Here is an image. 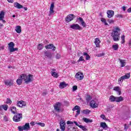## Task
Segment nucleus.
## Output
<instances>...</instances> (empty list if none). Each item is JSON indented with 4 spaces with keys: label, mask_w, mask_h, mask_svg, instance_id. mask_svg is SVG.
Returning <instances> with one entry per match:
<instances>
[{
    "label": "nucleus",
    "mask_w": 131,
    "mask_h": 131,
    "mask_svg": "<svg viewBox=\"0 0 131 131\" xmlns=\"http://www.w3.org/2000/svg\"><path fill=\"white\" fill-rule=\"evenodd\" d=\"M94 43L97 48H100V43H101V40H100L99 38H95Z\"/></svg>",
    "instance_id": "412c9836"
},
{
    "label": "nucleus",
    "mask_w": 131,
    "mask_h": 131,
    "mask_svg": "<svg viewBox=\"0 0 131 131\" xmlns=\"http://www.w3.org/2000/svg\"><path fill=\"white\" fill-rule=\"evenodd\" d=\"M67 123L68 124H73L74 122H72V121H68L67 122Z\"/></svg>",
    "instance_id": "864d4df0"
},
{
    "label": "nucleus",
    "mask_w": 131,
    "mask_h": 131,
    "mask_svg": "<svg viewBox=\"0 0 131 131\" xmlns=\"http://www.w3.org/2000/svg\"><path fill=\"white\" fill-rule=\"evenodd\" d=\"M100 126L101 127H102L103 129H107L108 128V126L107 125V124L105 122H101L100 123Z\"/></svg>",
    "instance_id": "393cba45"
},
{
    "label": "nucleus",
    "mask_w": 131,
    "mask_h": 131,
    "mask_svg": "<svg viewBox=\"0 0 131 131\" xmlns=\"http://www.w3.org/2000/svg\"><path fill=\"white\" fill-rule=\"evenodd\" d=\"M101 22H102V23L104 24V25H105V26L108 25V23H107L106 19H105L104 18H101Z\"/></svg>",
    "instance_id": "e433bc0d"
},
{
    "label": "nucleus",
    "mask_w": 131,
    "mask_h": 131,
    "mask_svg": "<svg viewBox=\"0 0 131 131\" xmlns=\"http://www.w3.org/2000/svg\"><path fill=\"white\" fill-rule=\"evenodd\" d=\"M100 117L102 118V119H103L104 120H106V116L104 114H102L100 115Z\"/></svg>",
    "instance_id": "de8ad7c7"
},
{
    "label": "nucleus",
    "mask_w": 131,
    "mask_h": 131,
    "mask_svg": "<svg viewBox=\"0 0 131 131\" xmlns=\"http://www.w3.org/2000/svg\"><path fill=\"white\" fill-rule=\"evenodd\" d=\"M56 59H61V54L57 53L55 56Z\"/></svg>",
    "instance_id": "a18cd8bd"
},
{
    "label": "nucleus",
    "mask_w": 131,
    "mask_h": 131,
    "mask_svg": "<svg viewBox=\"0 0 131 131\" xmlns=\"http://www.w3.org/2000/svg\"><path fill=\"white\" fill-rule=\"evenodd\" d=\"M128 13H131V8H129L127 9Z\"/></svg>",
    "instance_id": "e2e57ef3"
},
{
    "label": "nucleus",
    "mask_w": 131,
    "mask_h": 131,
    "mask_svg": "<svg viewBox=\"0 0 131 131\" xmlns=\"http://www.w3.org/2000/svg\"><path fill=\"white\" fill-rule=\"evenodd\" d=\"M60 127L62 131H65V128H66V122H65V120H60Z\"/></svg>",
    "instance_id": "9d476101"
},
{
    "label": "nucleus",
    "mask_w": 131,
    "mask_h": 131,
    "mask_svg": "<svg viewBox=\"0 0 131 131\" xmlns=\"http://www.w3.org/2000/svg\"><path fill=\"white\" fill-rule=\"evenodd\" d=\"M77 90V86L74 85L73 86V91H76Z\"/></svg>",
    "instance_id": "603ef678"
},
{
    "label": "nucleus",
    "mask_w": 131,
    "mask_h": 131,
    "mask_svg": "<svg viewBox=\"0 0 131 131\" xmlns=\"http://www.w3.org/2000/svg\"><path fill=\"white\" fill-rule=\"evenodd\" d=\"M76 115H79V114H80V108H79V110H77L76 111Z\"/></svg>",
    "instance_id": "3c124183"
},
{
    "label": "nucleus",
    "mask_w": 131,
    "mask_h": 131,
    "mask_svg": "<svg viewBox=\"0 0 131 131\" xmlns=\"http://www.w3.org/2000/svg\"><path fill=\"white\" fill-rule=\"evenodd\" d=\"M51 75L52 76H53V77H54L55 78H58V77H59V75H58V73L56 72L51 73Z\"/></svg>",
    "instance_id": "72a5a7b5"
},
{
    "label": "nucleus",
    "mask_w": 131,
    "mask_h": 131,
    "mask_svg": "<svg viewBox=\"0 0 131 131\" xmlns=\"http://www.w3.org/2000/svg\"><path fill=\"white\" fill-rule=\"evenodd\" d=\"M90 112L91 111L89 110H85L82 111V113H83V114H90Z\"/></svg>",
    "instance_id": "a19ab883"
},
{
    "label": "nucleus",
    "mask_w": 131,
    "mask_h": 131,
    "mask_svg": "<svg viewBox=\"0 0 131 131\" xmlns=\"http://www.w3.org/2000/svg\"><path fill=\"white\" fill-rule=\"evenodd\" d=\"M20 78L25 81V83H29L33 81V75L31 74H23L20 76Z\"/></svg>",
    "instance_id": "f257e3e1"
},
{
    "label": "nucleus",
    "mask_w": 131,
    "mask_h": 131,
    "mask_svg": "<svg viewBox=\"0 0 131 131\" xmlns=\"http://www.w3.org/2000/svg\"><path fill=\"white\" fill-rule=\"evenodd\" d=\"M114 91H115L116 92H118V95L119 96H120L121 95V89H120V88L118 86H115L114 88Z\"/></svg>",
    "instance_id": "4be33fe9"
},
{
    "label": "nucleus",
    "mask_w": 131,
    "mask_h": 131,
    "mask_svg": "<svg viewBox=\"0 0 131 131\" xmlns=\"http://www.w3.org/2000/svg\"><path fill=\"white\" fill-rule=\"evenodd\" d=\"M119 35H120V29L118 27L115 28L112 32V36L114 41L119 40Z\"/></svg>",
    "instance_id": "f03ea898"
},
{
    "label": "nucleus",
    "mask_w": 131,
    "mask_h": 131,
    "mask_svg": "<svg viewBox=\"0 0 131 131\" xmlns=\"http://www.w3.org/2000/svg\"><path fill=\"white\" fill-rule=\"evenodd\" d=\"M46 49L47 50L50 49L51 50H52V51H55L56 50V47L54 46L53 44H49L46 46H45Z\"/></svg>",
    "instance_id": "a211bd4d"
},
{
    "label": "nucleus",
    "mask_w": 131,
    "mask_h": 131,
    "mask_svg": "<svg viewBox=\"0 0 131 131\" xmlns=\"http://www.w3.org/2000/svg\"><path fill=\"white\" fill-rule=\"evenodd\" d=\"M107 15V18H112L114 16V11L113 10H107L106 12Z\"/></svg>",
    "instance_id": "f3484780"
},
{
    "label": "nucleus",
    "mask_w": 131,
    "mask_h": 131,
    "mask_svg": "<svg viewBox=\"0 0 131 131\" xmlns=\"http://www.w3.org/2000/svg\"><path fill=\"white\" fill-rule=\"evenodd\" d=\"M90 105L91 107L93 108H98V107H99V102L92 100L90 103Z\"/></svg>",
    "instance_id": "6e6552de"
},
{
    "label": "nucleus",
    "mask_w": 131,
    "mask_h": 131,
    "mask_svg": "<svg viewBox=\"0 0 131 131\" xmlns=\"http://www.w3.org/2000/svg\"><path fill=\"white\" fill-rule=\"evenodd\" d=\"M121 43H124V42H125V36L124 35H122L121 36Z\"/></svg>",
    "instance_id": "f704fd0d"
},
{
    "label": "nucleus",
    "mask_w": 131,
    "mask_h": 131,
    "mask_svg": "<svg viewBox=\"0 0 131 131\" xmlns=\"http://www.w3.org/2000/svg\"><path fill=\"white\" fill-rule=\"evenodd\" d=\"M38 50H42V49H43V45H42V43H39L38 45V47H37Z\"/></svg>",
    "instance_id": "58836bf2"
},
{
    "label": "nucleus",
    "mask_w": 131,
    "mask_h": 131,
    "mask_svg": "<svg viewBox=\"0 0 131 131\" xmlns=\"http://www.w3.org/2000/svg\"><path fill=\"white\" fill-rule=\"evenodd\" d=\"M22 119V114H17L13 117V121L15 122H19Z\"/></svg>",
    "instance_id": "423d86ee"
},
{
    "label": "nucleus",
    "mask_w": 131,
    "mask_h": 131,
    "mask_svg": "<svg viewBox=\"0 0 131 131\" xmlns=\"http://www.w3.org/2000/svg\"><path fill=\"white\" fill-rule=\"evenodd\" d=\"M54 110L57 112H60L61 111V103L58 102L54 105Z\"/></svg>",
    "instance_id": "f8f14e48"
},
{
    "label": "nucleus",
    "mask_w": 131,
    "mask_h": 131,
    "mask_svg": "<svg viewBox=\"0 0 131 131\" xmlns=\"http://www.w3.org/2000/svg\"><path fill=\"white\" fill-rule=\"evenodd\" d=\"M122 9L123 11H125L126 10V7H125V6H123L122 7Z\"/></svg>",
    "instance_id": "680f3d73"
},
{
    "label": "nucleus",
    "mask_w": 131,
    "mask_h": 131,
    "mask_svg": "<svg viewBox=\"0 0 131 131\" xmlns=\"http://www.w3.org/2000/svg\"><path fill=\"white\" fill-rule=\"evenodd\" d=\"M74 123L77 126L82 129L83 131H87L88 129L86 128V126H82L81 125H79V123H78L76 121H74Z\"/></svg>",
    "instance_id": "4468645a"
},
{
    "label": "nucleus",
    "mask_w": 131,
    "mask_h": 131,
    "mask_svg": "<svg viewBox=\"0 0 131 131\" xmlns=\"http://www.w3.org/2000/svg\"><path fill=\"white\" fill-rule=\"evenodd\" d=\"M127 128H128V126H127L126 124H124V129L127 130Z\"/></svg>",
    "instance_id": "4d7b16f0"
},
{
    "label": "nucleus",
    "mask_w": 131,
    "mask_h": 131,
    "mask_svg": "<svg viewBox=\"0 0 131 131\" xmlns=\"http://www.w3.org/2000/svg\"><path fill=\"white\" fill-rule=\"evenodd\" d=\"M54 8H55V4L54 3H52L50 6L49 12L48 13L49 16H51V15L54 14V13H55V10H54Z\"/></svg>",
    "instance_id": "1a4fd4ad"
},
{
    "label": "nucleus",
    "mask_w": 131,
    "mask_h": 131,
    "mask_svg": "<svg viewBox=\"0 0 131 131\" xmlns=\"http://www.w3.org/2000/svg\"><path fill=\"white\" fill-rule=\"evenodd\" d=\"M17 107L22 108V107H24V106H26V102H25V101H23L22 100L18 101L17 102Z\"/></svg>",
    "instance_id": "2eb2a0df"
},
{
    "label": "nucleus",
    "mask_w": 131,
    "mask_h": 131,
    "mask_svg": "<svg viewBox=\"0 0 131 131\" xmlns=\"http://www.w3.org/2000/svg\"><path fill=\"white\" fill-rule=\"evenodd\" d=\"M30 124H31V125H35V123L34 122H31L30 123Z\"/></svg>",
    "instance_id": "0e129e2a"
},
{
    "label": "nucleus",
    "mask_w": 131,
    "mask_h": 131,
    "mask_svg": "<svg viewBox=\"0 0 131 131\" xmlns=\"http://www.w3.org/2000/svg\"><path fill=\"white\" fill-rule=\"evenodd\" d=\"M122 101H123V97L122 96L116 97V102L119 103V102H121Z\"/></svg>",
    "instance_id": "cd10ccee"
},
{
    "label": "nucleus",
    "mask_w": 131,
    "mask_h": 131,
    "mask_svg": "<svg viewBox=\"0 0 131 131\" xmlns=\"http://www.w3.org/2000/svg\"><path fill=\"white\" fill-rule=\"evenodd\" d=\"M15 31L17 33H21L22 32V28L20 26H17L15 27Z\"/></svg>",
    "instance_id": "b1692460"
},
{
    "label": "nucleus",
    "mask_w": 131,
    "mask_h": 131,
    "mask_svg": "<svg viewBox=\"0 0 131 131\" xmlns=\"http://www.w3.org/2000/svg\"><path fill=\"white\" fill-rule=\"evenodd\" d=\"M79 109H80V107L78 106V105H76V106L73 108V111H74L75 110H79Z\"/></svg>",
    "instance_id": "49530a36"
},
{
    "label": "nucleus",
    "mask_w": 131,
    "mask_h": 131,
    "mask_svg": "<svg viewBox=\"0 0 131 131\" xmlns=\"http://www.w3.org/2000/svg\"><path fill=\"white\" fill-rule=\"evenodd\" d=\"M3 105L0 106V111H3Z\"/></svg>",
    "instance_id": "69168bd1"
},
{
    "label": "nucleus",
    "mask_w": 131,
    "mask_h": 131,
    "mask_svg": "<svg viewBox=\"0 0 131 131\" xmlns=\"http://www.w3.org/2000/svg\"><path fill=\"white\" fill-rule=\"evenodd\" d=\"M121 67H124L126 65V60L124 59H119Z\"/></svg>",
    "instance_id": "5701e85b"
},
{
    "label": "nucleus",
    "mask_w": 131,
    "mask_h": 131,
    "mask_svg": "<svg viewBox=\"0 0 131 131\" xmlns=\"http://www.w3.org/2000/svg\"><path fill=\"white\" fill-rule=\"evenodd\" d=\"M68 84H67L65 81H63L60 83L59 88V89H64V88H67Z\"/></svg>",
    "instance_id": "aec40b11"
},
{
    "label": "nucleus",
    "mask_w": 131,
    "mask_h": 131,
    "mask_svg": "<svg viewBox=\"0 0 131 131\" xmlns=\"http://www.w3.org/2000/svg\"><path fill=\"white\" fill-rule=\"evenodd\" d=\"M45 55H46V56H47V57H50V53L46 52Z\"/></svg>",
    "instance_id": "13d9d810"
},
{
    "label": "nucleus",
    "mask_w": 131,
    "mask_h": 131,
    "mask_svg": "<svg viewBox=\"0 0 131 131\" xmlns=\"http://www.w3.org/2000/svg\"><path fill=\"white\" fill-rule=\"evenodd\" d=\"M4 19H5V12L1 11L0 12V21H2L3 23H6V20Z\"/></svg>",
    "instance_id": "dca6fc26"
},
{
    "label": "nucleus",
    "mask_w": 131,
    "mask_h": 131,
    "mask_svg": "<svg viewBox=\"0 0 131 131\" xmlns=\"http://www.w3.org/2000/svg\"><path fill=\"white\" fill-rule=\"evenodd\" d=\"M124 80H125V79L122 76L118 79V81L119 84H120V83H122V82H123Z\"/></svg>",
    "instance_id": "c9c22d12"
},
{
    "label": "nucleus",
    "mask_w": 131,
    "mask_h": 131,
    "mask_svg": "<svg viewBox=\"0 0 131 131\" xmlns=\"http://www.w3.org/2000/svg\"><path fill=\"white\" fill-rule=\"evenodd\" d=\"M2 50H4V46L0 47V51H2Z\"/></svg>",
    "instance_id": "338daca9"
},
{
    "label": "nucleus",
    "mask_w": 131,
    "mask_h": 131,
    "mask_svg": "<svg viewBox=\"0 0 131 131\" xmlns=\"http://www.w3.org/2000/svg\"><path fill=\"white\" fill-rule=\"evenodd\" d=\"M14 6L15 8H16L17 9H22V8H23V6L18 3H14Z\"/></svg>",
    "instance_id": "a878e982"
},
{
    "label": "nucleus",
    "mask_w": 131,
    "mask_h": 131,
    "mask_svg": "<svg viewBox=\"0 0 131 131\" xmlns=\"http://www.w3.org/2000/svg\"><path fill=\"white\" fill-rule=\"evenodd\" d=\"M81 61H84V59H83V57L81 56L80 57L79 59L78 60L77 62H80Z\"/></svg>",
    "instance_id": "8fccbe9b"
},
{
    "label": "nucleus",
    "mask_w": 131,
    "mask_h": 131,
    "mask_svg": "<svg viewBox=\"0 0 131 131\" xmlns=\"http://www.w3.org/2000/svg\"><path fill=\"white\" fill-rule=\"evenodd\" d=\"M124 78V79H128L129 77H130V73H126L125 74V75L122 76Z\"/></svg>",
    "instance_id": "7c9ffc66"
},
{
    "label": "nucleus",
    "mask_w": 131,
    "mask_h": 131,
    "mask_svg": "<svg viewBox=\"0 0 131 131\" xmlns=\"http://www.w3.org/2000/svg\"><path fill=\"white\" fill-rule=\"evenodd\" d=\"M75 18V16L73 14H69L66 17V21L67 23L71 22L73 19Z\"/></svg>",
    "instance_id": "9b49d317"
},
{
    "label": "nucleus",
    "mask_w": 131,
    "mask_h": 131,
    "mask_svg": "<svg viewBox=\"0 0 131 131\" xmlns=\"http://www.w3.org/2000/svg\"><path fill=\"white\" fill-rule=\"evenodd\" d=\"M82 119L84 122H86V123L93 122V120H92V119H89L86 118H83Z\"/></svg>",
    "instance_id": "c85d7f7f"
},
{
    "label": "nucleus",
    "mask_w": 131,
    "mask_h": 131,
    "mask_svg": "<svg viewBox=\"0 0 131 131\" xmlns=\"http://www.w3.org/2000/svg\"><path fill=\"white\" fill-rule=\"evenodd\" d=\"M112 48L115 51H117V50H118V45H114L112 46Z\"/></svg>",
    "instance_id": "ea45409f"
},
{
    "label": "nucleus",
    "mask_w": 131,
    "mask_h": 131,
    "mask_svg": "<svg viewBox=\"0 0 131 131\" xmlns=\"http://www.w3.org/2000/svg\"><path fill=\"white\" fill-rule=\"evenodd\" d=\"M79 20V22H80V24L82 25L83 27H86V24L83 21V19L81 17H79L77 18V21Z\"/></svg>",
    "instance_id": "6ab92c4d"
},
{
    "label": "nucleus",
    "mask_w": 131,
    "mask_h": 131,
    "mask_svg": "<svg viewBox=\"0 0 131 131\" xmlns=\"http://www.w3.org/2000/svg\"><path fill=\"white\" fill-rule=\"evenodd\" d=\"M110 101L111 102H116V97H115L113 95H112L110 97Z\"/></svg>",
    "instance_id": "2f4dec72"
},
{
    "label": "nucleus",
    "mask_w": 131,
    "mask_h": 131,
    "mask_svg": "<svg viewBox=\"0 0 131 131\" xmlns=\"http://www.w3.org/2000/svg\"><path fill=\"white\" fill-rule=\"evenodd\" d=\"M22 81H23V80L19 77V78L16 80V83L18 85H21V84H22Z\"/></svg>",
    "instance_id": "c756f323"
},
{
    "label": "nucleus",
    "mask_w": 131,
    "mask_h": 131,
    "mask_svg": "<svg viewBox=\"0 0 131 131\" xmlns=\"http://www.w3.org/2000/svg\"><path fill=\"white\" fill-rule=\"evenodd\" d=\"M70 28L74 30H82V28L77 24H74L70 26Z\"/></svg>",
    "instance_id": "0eeeda50"
},
{
    "label": "nucleus",
    "mask_w": 131,
    "mask_h": 131,
    "mask_svg": "<svg viewBox=\"0 0 131 131\" xmlns=\"http://www.w3.org/2000/svg\"><path fill=\"white\" fill-rule=\"evenodd\" d=\"M103 56H105V53H102V54H99L98 57H102Z\"/></svg>",
    "instance_id": "052dcab7"
},
{
    "label": "nucleus",
    "mask_w": 131,
    "mask_h": 131,
    "mask_svg": "<svg viewBox=\"0 0 131 131\" xmlns=\"http://www.w3.org/2000/svg\"><path fill=\"white\" fill-rule=\"evenodd\" d=\"M6 103L7 104H9L10 105H11V104H12V100H11V99L10 98H7Z\"/></svg>",
    "instance_id": "c03bdc74"
},
{
    "label": "nucleus",
    "mask_w": 131,
    "mask_h": 131,
    "mask_svg": "<svg viewBox=\"0 0 131 131\" xmlns=\"http://www.w3.org/2000/svg\"><path fill=\"white\" fill-rule=\"evenodd\" d=\"M30 128V126H29V123H26V124L23 126H19L18 127V129L19 131L29 130Z\"/></svg>",
    "instance_id": "20e7f679"
},
{
    "label": "nucleus",
    "mask_w": 131,
    "mask_h": 131,
    "mask_svg": "<svg viewBox=\"0 0 131 131\" xmlns=\"http://www.w3.org/2000/svg\"><path fill=\"white\" fill-rule=\"evenodd\" d=\"M2 106L3 109H4V110H5V111H7L8 110V108H9V106H8V105L6 104L2 105Z\"/></svg>",
    "instance_id": "79ce46f5"
},
{
    "label": "nucleus",
    "mask_w": 131,
    "mask_h": 131,
    "mask_svg": "<svg viewBox=\"0 0 131 131\" xmlns=\"http://www.w3.org/2000/svg\"><path fill=\"white\" fill-rule=\"evenodd\" d=\"M3 26H4V25L0 23V29L3 27Z\"/></svg>",
    "instance_id": "774afa93"
},
{
    "label": "nucleus",
    "mask_w": 131,
    "mask_h": 131,
    "mask_svg": "<svg viewBox=\"0 0 131 131\" xmlns=\"http://www.w3.org/2000/svg\"><path fill=\"white\" fill-rule=\"evenodd\" d=\"M92 100V96L90 95H87L86 97V102H90Z\"/></svg>",
    "instance_id": "37998d69"
},
{
    "label": "nucleus",
    "mask_w": 131,
    "mask_h": 131,
    "mask_svg": "<svg viewBox=\"0 0 131 131\" xmlns=\"http://www.w3.org/2000/svg\"><path fill=\"white\" fill-rule=\"evenodd\" d=\"M117 17H118V18H123V16L121 14H117Z\"/></svg>",
    "instance_id": "6e6d98bb"
},
{
    "label": "nucleus",
    "mask_w": 131,
    "mask_h": 131,
    "mask_svg": "<svg viewBox=\"0 0 131 131\" xmlns=\"http://www.w3.org/2000/svg\"><path fill=\"white\" fill-rule=\"evenodd\" d=\"M17 108H16V107L15 106H11L10 108V110L12 112V113H13V114H16V113H17Z\"/></svg>",
    "instance_id": "bb28decb"
},
{
    "label": "nucleus",
    "mask_w": 131,
    "mask_h": 131,
    "mask_svg": "<svg viewBox=\"0 0 131 131\" xmlns=\"http://www.w3.org/2000/svg\"><path fill=\"white\" fill-rule=\"evenodd\" d=\"M51 73H54L56 72V69H52L51 70Z\"/></svg>",
    "instance_id": "5fc2aeb1"
},
{
    "label": "nucleus",
    "mask_w": 131,
    "mask_h": 131,
    "mask_svg": "<svg viewBox=\"0 0 131 131\" xmlns=\"http://www.w3.org/2000/svg\"><path fill=\"white\" fill-rule=\"evenodd\" d=\"M8 3H10L11 4H13L14 3V0H7Z\"/></svg>",
    "instance_id": "bf43d9fd"
},
{
    "label": "nucleus",
    "mask_w": 131,
    "mask_h": 131,
    "mask_svg": "<svg viewBox=\"0 0 131 131\" xmlns=\"http://www.w3.org/2000/svg\"><path fill=\"white\" fill-rule=\"evenodd\" d=\"M84 77L83 73L80 72L77 73L75 76V78L77 79V80H82Z\"/></svg>",
    "instance_id": "39448f33"
},
{
    "label": "nucleus",
    "mask_w": 131,
    "mask_h": 131,
    "mask_svg": "<svg viewBox=\"0 0 131 131\" xmlns=\"http://www.w3.org/2000/svg\"><path fill=\"white\" fill-rule=\"evenodd\" d=\"M15 43L13 42H10L8 43V50L10 52V53H13L14 52H16V51H18V48H14Z\"/></svg>",
    "instance_id": "7ed1b4c3"
},
{
    "label": "nucleus",
    "mask_w": 131,
    "mask_h": 131,
    "mask_svg": "<svg viewBox=\"0 0 131 131\" xmlns=\"http://www.w3.org/2000/svg\"><path fill=\"white\" fill-rule=\"evenodd\" d=\"M107 21L110 24H112L114 23V20H113V19H108L107 20Z\"/></svg>",
    "instance_id": "09e8293b"
},
{
    "label": "nucleus",
    "mask_w": 131,
    "mask_h": 131,
    "mask_svg": "<svg viewBox=\"0 0 131 131\" xmlns=\"http://www.w3.org/2000/svg\"><path fill=\"white\" fill-rule=\"evenodd\" d=\"M4 83L7 86H12L14 84V81L13 80H5Z\"/></svg>",
    "instance_id": "ddd939ff"
},
{
    "label": "nucleus",
    "mask_w": 131,
    "mask_h": 131,
    "mask_svg": "<svg viewBox=\"0 0 131 131\" xmlns=\"http://www.w3.org/2000/svg\"><path fill=\"white\" fill-rule=\"evenodd\" d=\"M83 56H86L85 59L86 60H90L91 59V56H90V55H89V54H88V53L84 52L83 54Z\"/></svg>",
    "instance_id": "473e14b6"
},
{
    "label": "nucleus",
    "mask_w": 131,
    "mask_h": 131,
    "mask_svg": "<svg viewBox=\"0 0 131 131\" xmlns=\"http://www.w3.org/2000/svg\"><path fill=\"white\" fill-rule=\"evenodd\" d=\"M36 124H37V125H39V126H41V127H45L46 125L44 123H41V122H39V123L36 122Z\"/></svg>",
    "instance_id": "4c0bfd02"
}]
</instances>
